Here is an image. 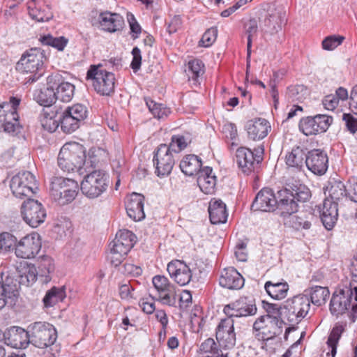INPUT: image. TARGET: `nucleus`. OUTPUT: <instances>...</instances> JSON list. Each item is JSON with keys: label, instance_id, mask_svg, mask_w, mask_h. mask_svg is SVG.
I'll return each instance as SVG.
<instances>
[{"label": "nucleus", "instance_id": "obj_1", "mask_svg": "<svg viewBox=\"0 0 357 357\" xmlns=\"http://www.w3.org/2000/svg\"><path fill=\"white\" fill-rule=\"evenodd\" d=\"M311 196L309 188L300 183L289 181L287 186L279 191L275 195L272 189L264 188L257 195L251 206L254 211L271 212L276 208L280 215L295 213L298 211V203L305 202Z\"/></svg>", "mask_w": 357, "mask_h": 357}, {"label": "nucleus", "instance_id": "obj_2", "mask_svg": "<svg viewBox=\"0 0 357 357\" xmlns=\"http://www.w3.org/2000/svg\"><path fill=\"white\" fill-rule=\"evenodd\" d=\"M86 160L84 147L77 142L65 144L58 156V165L64 172L79 170Z\"/></svg>", "mask_w": 357, "mask_h": 357}, {"label": "nucleus", "instance_id": "obj_3", "mask_svg": "<svg viewBox=\"0 0 357 357\" xmlns=\"http://www.w3.org/2000/svg\"><path fill=\"white\" fill-rule=\"evenodd\" d=\"M351 305V317L354 322L357 317V287H346L333 293L330 302V311L333 315L343 314Z\"/></svg>", "mask_w": 357, "mask_h": 357}, {"label": "nucleus", "instance_id": "obj_4", "mask_svg": "<svg viewBox=\"0 0 357 357\" xmlns=\"http://www.w3.org/2000/svg\"><path fill=\"white\" fill-rule=\"evenodd\" d=\"M78 192V184L73 180L63 177H53L50 182V194L59 205L72 202Z\"/></svg>", "mask_w": 357, "mask_h": 357}, {"label": "nucleus", "instance_id": "obj_5", "mask_svg": "<svg viewBox=\"0 0 357 357\" xmlns=\"http://www.w3.org/2000/svg\"><path fill=\"white\" fill-rule=\"evenodd\" d=\"M310 308V298L307 295L299 294L284 302L281 317L290 324H297L305 317Z\"/></svg>", "mask_w": 357, "mask_h": 357}, {"label": "nucleus", "instance_id": "obj_6", "mask_svg": "<svg viewBox=\"0 0 357 357\" xmlns=\"http://www.w3.org/2000/svg\"><path fill=\"white\" fill-rule=\"evenodd\" d=\"M86 78L91 82L94 90L102 96H109L114 91V75L104 69L102 65H91Z\"/></svg>", "mask_w": 357, "mask_h": 357}, {"label": "nucleus", "instance_id": "obj_7", "mask_svg": "<svg viewBox=\"0 0 357 357\" xmlns=\"http://www.w3.org/2000/svg\"><path fill=\"white\" fill-rule=\"evenodd\" d=\"M30 342L43 349L54 344L57 339L54 326L46 321H36L28 326Z\"/></svg>", "mask_w": 357, "mask_h": 357}, {"label": "nucleus", "instance_id": "obj_8", "mask_svg": "<svg viewBox=\"0 0 357 357\" xmlns=\"http://www.w3.org/2000/svg\"><path fill=\"white\" fill-rule=\"evenodd\" d=\"M109 184L108 174L102 170H95L84 176L81 183V190L87 197L94 199L104 193Z\"/></svg>", "mask_w": 357, "mask_h": 357}, {"label": "nucleus", "instance_id": "obj_9", "mask_svg": "<svg viewBox=\"0 0 357 357\" xmlns=\"http://www.w3.org/2000/svg\"><path fill=\"white\" fill-rule=\"evenodd\" d=\"M20 102V98L11 96L9 101L0 104V123L7 132L17 133L20 130L21 126L17 113Z\"/></svg>", "mask_w": 357, "mask_h": 357}, {"label": "nucleus", "instance_id": "obj_10", "mask_svg": "<svg viewBox=\"0 0 357 357\" xmlns=\"http://www.w3.org/2000/svg\"><path fill=\"white\" fill-rule=\"evenodd\" d=\"M10 187L13 195L20 199L31 196L38 190L35 176L30 172H20L14 176Z\"/></svg>", "mask_w": 357, "mask_h": 357}, {"label": "nucleus", "instance_id": "obj_11", "mask_svg": "<svg viewBox=\"0 0 357 357\" xmlns=\"http://www.w3.org/2000/svg\"><path fill=\"white\" fill-rule=\"evenodd\" d=\"M152 282L157 292L155 299L163 305L176 307L178 301L176 288L167 278L155 275L153 278Z\"/></svg>", "mask_w": 357, "mask_h": 357}, {"label": "nucleus", "instance_id": "obj_12", "mask_svg": "<svg viewBox=\"0 0 357 357\" xmlns=\"http://www.w3.org/2000/svg\"><path fill=\"white\" fill-rule=\"evenodd\" d=\"M264 153L263 145L255 148L253 151L245 147L238 148L236 155V162L243 173L249 174L262 161Z\"/></svg>", "mask_w": 357, "mask_h": 357}, {"label": "nucleus", "instance_id": "obj_13", "mask_svg": "<svg viewBox=\"0 0 357 357\" xmlns=\"http://www.w3.org/2000/svg\"><path fill=\"white\" fill-rule=\"evenodd\" d=\"M61 113V129L64 132L70 133L76 130L79 123L87 117L88 110L86 106L77 103L66 107Z\"/></svg>", "mask_w": 357, "mask_h": 357}, {"label": "nucleus", "instance_id": "obj_14", "mask_svg": "<svg viewBox=\"0 0 357 357\" xmlns=\"http://www.w3.org/2000/svg\"><path fill=\"white\" fill-rule=\"evenodd\" d=\"M23 220L31 227H37L46 218V211L38 200L27 199L21 206Z\"/></svg>", "mask_w": 357, "mask_h": 357}, {"label": "nucleus", "instance_id": "obj_15", "mask_svg": "<svg viewBox=\"0 0 357 357\" xmlns=\"http://www.w3.org/2000/svg\"><path fill=\"white\" fill-rule=\"evenodd\" d=\"M332 122L333 118L324 114L307 116L300 121L299 129L306 136L317 135L326 132Z\"/></svg>", "mask_w": 357, "mask_h": 357}, {"label": "nucleus", "instance_id": "obj_16", "mask_svg": "<svg viewBox=\"0 0 357 357\" xmlns=\"http://www.w3.org/2000/svg\"><path fill=\"white\" fill-rule=\"evenodd\" d=\"M41 248V241L38 234L33 232L21 238L15 245V252L17 257L31 259Z\"/></svg>", "mask_w": 357, "mask_h": 357}, {"label": "nucleus", "instance_id": "obj_17", "mask_svg": "<svg viewBox=\"0 0 357 357\" xmlns=\"http://www.w3.org/2000/svg\"><path fill=\"white\" fill-rule=\"evenodd\" d=\"M153 162L158 176H168L171 173L174 165V159L167 145L162 144L158 147Z\"/></svg>", "mask_w": 357, "mask_h": 357}, {"label": "nucleus", "instance_id": "obj_18", "mask_svg": "<svg viewBox=\"0 0 357 357\" xmlns=\"http://www.w3.org/2000/svg\"><path fill=\"white\" fill-rule=\"evenodd\" d=\"M44 55L38 48H32L24 54L17 62L16 68L23 73H33L42 67Z\"/></svg>", "mask_w": 357, "mask_h": 357}, {"label": "nucleus", "instance_id": "obj_19", "mask_svg": "<svg viewBox=\"0 0 357 357\" xmlns=\"http://www.w3.org/2000/svg\"><path fill=\"white\" fill-rule=\"evenodd\" d=\"M47 84L54 86V89H56V99L63 102H70L74 96L75 86L68 82H65L59 73L48 76Z\"/></svg>", "mask_w": 357, "mask_h": 357}, {"label": "nucleus", "instance_id": "obj_20", "mask_svg": "<svg viewBox=\"0 0 357 357\" xmlns=\"http://www.w3.org/2000/svg\"><path fill=\"white\" fill-rule=\"evenodd\" d=\"M234 320L229 318L220 321L216 328V340L225 349H231L236 344Z\"/></svg>", "mask_w": 357, "mask_h": 357}, {"label": "nucleus", "instance_id": "obj_21", "mask_svg": "<svg viewBox=\"0 0 357 357\" xmlns=\"http://www.w3.org/2000/svg\"><path fill=\"white\" fill-rule=\"evenodd\" d=\"M305 165L307 169L316 175H324L328 167L327 154L319 149H314L308 152Z\"/></svg>", "mask_w": 357, "mask_h": 357}, {"label": "nucleus", "instance_id": "obj_22", "mask_svg": "<svg viewBox=\"0 0 357 357\" xmlns=\"http://www.w3.org/2000/svg\"><path fill=\"white\" fill-rule=\"evenodd\" d=\"M321 220L328 230H331L335 226L338 217L337 204L326 198L322 204L317 206Z\"/></svg>", "mask_w": 357, "mask_h": 357}, {"label": "nucleus", "instance_id": "obj_23", "mask_svg": "<svg viewBox=\"0 0 357 357\" xmlns=\"http://www.w3.org/2000/svg\"><path fill=\"white\" fill-rule=\"evenodd\" d=\"M29 329L12 327L3 334L5 344L15 349H24L30 342Z\"/></svg>", "mask_w": 357, "mask_h": 357}, {"label": "nucleus", "instance_id": "obj_24", "mask_svg": "<svg viewBox=\"0 0 357 357\" xmlns=\"http://www.w3.org/2000/svg\"><path fill=\"white\" fill-rule=\"evenodd\" d=\"M285 22L286 12L283 9H275L264 19L261 26V31L266 34L274 35L282 29Z\"/></svg>", "mask_w": 357, "mask_h": 357}, {"label": "nucleus", "instance_id": "obj_25", "mask_svg": "<svg viewBox=\"0 0 357 357\" xmlns=\"http://www.w3.org/2000/svg\"><path fill=\"white\" fill-rule=\"evenodd\" d=\"M167 269L171 278L181 286L188 284L192 279L191 270L180 260L169 262Z\"/></svg>", "mask_w": 357, "mask_h": 357}, {"label": "nucleus", "instance_id": "obj_26", "mask_svg": "<svg viewBox=\"0 0 357 357\" xmlns=\"http://www.w3.org/2000/svg\"><path fill=\"white\" fill-rule=\"evenodd\" d=\"M144 197L133 192L126 201V209L128 215L135 221H140L145 218L144 211Z\"/></svg>", "mask_w": 357, "mask_h": 357}, {"label": "nucleus", "instance_id": "obj_27", "mask_svg": "<svg viewBox=\"0 0 357 357\" xmlns=\"http://www.w3.org/2000/svg\"><path fill=\"white\" fill-rule=\"evenodd\" d=\"M62 119L61 111L59 110L56 106L43 109L40 115L41 126L50 132H54L59 125L61 126Z\"/></svg>", "mask_w": 357, "mask_h": 357}, {"label": "nucleus", "instance_id": "obj_28", "mask_svg": "<svg viewBox=\"0 0 357 357\" xmlns=\"http://www.w3.org/2000/svg\"><path fill=\"white\" fill-rule=\"evenodd\" d=\"M245 128L248 138L253 141L264 139L271 130L269 122L261 118L248 121Z\"/></svg>", "mask_w": 357, "mask_h": 357}, {"label": "nucleus", "instance_id": "obj_29", "mask_svg": "<svg viewBox=\"0 0 357 357\" xmlns=\"http://www.w3.org/2000/svg\"><path fill=\"white\" fill-rule=\"evenodd\" d=\"M219 283L229 289H240L244 285V278L235 268L230 267L221 272Z\"/></svg>", "mask_w": 357, "mask_h": 357}, {"label": "nucleus", "instance_id": "obj_30", "mask_svg": "<svg viewBox=\"0 0 357 357\" xmlns=\"http://www.w3.org/2000/svg\"><path fill=\"white\" fill-rule=\"evenodd\" d=\"M98 21L102 29L107 32L114 33L123 28L124 20L118 13L108 11L100 13Z\"/></svg>", "mask_w": 357, "mask_h": 357}, {"label": "nucleus", "instance_id": "obj_31", "mask_svg": "<svg viewBox=\"0 0 357 357\" xmlns=\"http://www.w3.org/2000/svg\"><path fill=\"white\" fill-rule=\"evenodd\" d=\"M27 8L30 17L37 22H46L53 17L50 8L43 0H31L27 3Z\"/></svg>", "mask_w": 357, "mask_h": 357}, {"label": "nucleus", "instance_id": "obj_32", "mask_svg": "<svg viewBox=\"0 0 357 357\" xmlns=\"http://www.w3.org/2000/svg\"><path fill=\"white\" fill-rule=\"evenodd\" d=\"M197 183L200 190L205 194H212L216 185V176L213 174V169L210 167H204L199 172L197 177Z\"/></svg>", "mask_w": 357, "mask_h": 357}, {"label": "nucleus", "instance_id": "obj_33", "mask_svg": "<svg viewBox=\"0 0 357 357\" xmlns=\"http://www.w3.org/2000/svg\"><path fill=\"white\" fill-rule=\"evenodd\" d=\"M208 213L211 222L213 225L225 222L228 215L225 204L220 199L210 202Z\"/></svg>", "mask_w": 357, "mask_h": 357}, {"label": "nucleus", "instance_id": "obj_34", "mask_svg": "<svg viewBox=\"0 0 357 357\" xmlns=\"http://www.w3.org/2000/svg\"><path fill=\"white\" fill-rule=\"evenodd\" d=\"M305 294L310 298V303H312L316 306L324 305L330 295L327 287L314 286L305 290Z\"/></svg>", "mask_w": 357, "mask_h": 357}, {"label": "nucleus", "instance_id": "obj_35", "mask_svg": "<svg viewBox=\"0 0 357 357\" xmlns=\"http://www.w3.org/2000/svg\"><path fill=\"white\" fill-rule=\"evenodd\" d=\"M202 162L195 155H188L180 162L181 170L187 176L199 175Z\"/></svg>", "mask_w": 357, "mask_h": 357}, {"label": "nucleus", "instance_id": "obj_36", "mask_svg": "<svg viewBox=\"0 0 357 357\" xmlns=\"http://www.w3.org/2000/svg\"><path fill=\"white\" fill-rule=\"evenodd\" d=\"M264 288L268 294L273 298L281 300L287 296L289 284L286 282L267 281Z\"/></svg>", "mask_w": 357, "mask_h": 357}, {"label": "nucleus", "instance_id": "obj_37", "mask_svg": "<svg viewBox=\"0 0 357 357\" xmlns=\"http://www.w3.org/2000/svg\"><path fill=\"white\" fill-rule=\"evenodd\" d=\"M307 155L301 147L296 146L292 149L285 157V162L288 167L301 169L305 163Z\"/></svg>", "mask_w": 357, "mask_h": 357}, {"label": "nucleus", "instance_id": "obj_38", "mask_svg": "<svg viewBox=\"0 0 357 357\" xmlns=\"http://www.w3.org/2000/svg\"><path fill=\"white\" fill-rule=\"evenodd\" d=\"M17 271L20 284L28 287L36 280L38 272L33 264L26 263L24 266L18 268Z\"/></svg>", "mask_w": 357, "mask_h": 357}, {"label": "nucleus", "instance_id": "obj_39", "mask_svg": "<svg viewBox=\"0 0 357 357\" xmlns=\"http://www.w3.org/2000/svg\"><path fill=\"white\" fill-rule=\"evenodd\" d=\"M266 319V332H264V341L271 340L282 332L283 320H279L277 317L268 314Z\"/></svg>", "mask_w": 357, "mask_h": 357}, {"label": "nucleus", "instance_id": "obj_40", "mask_svg": "<svg viewBox=\"0 0 357 357\" xmlns=\"http://www.w3.org/2000/svg\"><path fill=\"white\" fill-rule=\"evenodd\" d=\"M34 98L38 103L47 108H50L57 100L54 86L49 85L36 93Z\"/></svg>", "mask_w": 357, "mask_h": 357}, {"label": "nucleus", "instance_id": "obj_41", "mask_svg": "<svg viewBox=\"0 0 357 357\" xmlns=\"http://www.w3.org/2000/svg\"><path fill=\"white\" fill-rule=\"evenodd\" d=\"M65 298L66 292L64 287L59 288L54 287L47 291L43 301L45 307H50L62 301Z\"/></svg>", "mask_w": 357, "mask_h": 357}, {"label": "nucleus", "instance_id": "obj_42", "mask_svg": "<svg viewBox=\"0 0 357 357\" xmlns=\"http://www.w3.org/2000/svg\"><path fill=\"white\" fill-rule=\"evenodd\" d=\"M326 190L328 192L330 199L335 202L347 195L346 187L340 181H330Z\"/></svg>", "mask_w": 357, "mask_h": 357}, {"label": "nucleus", "instance_id": "obj_43", "mask_svg": "<svg viewBox=\"0 0 357 357\" xmlns=\"http://www.w3.org/2000/svg\"><path fill=\"white\" fill-rule=\"evenodd\" d=\"M185 71L189 79L197 82L199 77L204 73V64L199 59H192L188 61Z\"/></svg>", "mask_w": 357, "mask_h": 357}, {"label": "nucleus", "instance_id": "obj_44", "mask_svg": "<svg viewBox=\"0 0 357 357\" xmlns=\"http://www.w3.org/2000/svg\"><path fill=\"white\" fill-rule=\"evenodd\" d=\"M307 95V88L302 84L291 85L287 88L286 96L289 101L301 102Z\"/></svg>", "mask_w": 357, "mask_h": 357}, {"label": "nucleus", "instance_id": "obj_45", "mask_svg": "<svg viewBox=\"0 0 357 357\" xmlns=\"http://www.w3.org/2000/svg\"><path fill=\"white\" fill-rule=\"evenodd\" d=\"M39 274L44 278V282H48L51 278L50 274L54 270L53 259L49 256L42 257L38 265Z\"/></svg>", "mask_w": 357, "mask_h": 357}, {"label": "nucleus", "instance_id": "obj_46", "mask_svg": "<svg viewBox=\"0 0 357 357\" xmlns=\"http://www.w3.org/2000/svg\"><path fill=\"white\" fill-rule=\"evenodd\" d=\"M16 296L17 291L10 285L0 282V310L9 302L12 304Z\"/></svg>", "mask_w": 357, "mask_h": 357}, {"label": "nucleus", "instance_id": "obj_47", "mask_svg": "<svg viewBox=\"0 0 357 357\" xmlns=\"http://www.w3.org/2000/svg\"><path fill=\"white\" fill-rule=\"evenodd\" d=\"M40 41L42 44L52 46L59 51H63L68 43V40L64 36L53 37L50 34L41 36Z\"/></svg>", "mask_w": 357, "mask_h": 357}, {"label": "nucleus", "instance_id": "obj_48", "mask_svg": "<svg viewBox=\"0 0 357 357\" xmlns=\"http://www.w3.org/2000/svg\"><path fill=\"white\" fill-rule=\"evenodd\" d=\"M145 101L149 111L158 119L167 117L170 113L169 109L162 104L157 103L150 98H145Z\"/></svg>", "mask_w": 357, "mask_h": 357}, {"label": "nucleus", "instance_id": "obj_49", "mask_svg": "<svg viewBox=\"0 0 357 357\" xmlns=\"http://www.w3.org/2000/svg\"><path fill=\"white\" fill-rule=\"evenodd\" d=\"M245 33L248 35L247 57L249 59L251 54L252 37L255 36L258 30L257 21L255 19H250L245 24Z\"/></svg>", "mask_w": 357, "mask_h": 357}, {"label": "nucleus", "instance_id": "obj_50", "mask_svg": "<svg viewBox=\"0 0 357 357\" xmlns=\"http://www.w3.org/2000/svg\"><path fill=\"white\" fill-rule=\"evenodd\" d=\"M135 239V234L128 229L119 230L114 238L116 242H119V243L124 244V246H128L130 248L134 246Z\"/></svg>", "mask_w": 357, "mask_h": 357}, {"label": "nucleus", "instance_id": "obj_51", "mask_svg": "<svg viewBox=\"0 0 357 357\" xmlns=\"http://www.w3.org/2000/svg\"><path fill=\"white\" fill-rule=\"evenodd\" d=\"M342 331L343 328L341 326H336L333 328L328 338L327 344L331 348V353L332 357H335L336 354L337 344Z\"/></svg>", "mask_w": 357, "mask_h": 357}, {"label": "nucleus", "instance_id": "obj_52", "mask_svg": "<svg viewBox=\"0 0 357 357\" xmlns=\"http://www.w3.org/2000/svg\"><path fill=\"white\" fill-rule=\"evenodd\" d=\"M266 316H261L253 324V333L258 340L264 341V332L266 329Z\"/></svg>", "mask_w": 357, "mask_h": 357}, {"label": "nucleus", "instance_id": "obj_53", "mask_svg": "<svg viewBox=\"0 0 357 357\" xmlns=\"http://www.w3.org/2000/svg\"><path fill=\"white\" fill-rule=\"evenodd\" d=\"M344 40V37L342 36H329L322 41V47L326 50H333L341 45Z\"/></svg>", "mask_w": 357, "mask_h": 357}, {"label": "nucleus", "instance_id": "obj_54", "mask_svg": "<svg viewBox=\"0 0 357 357\" xmlns=\"http://www.w3.org/2000/svg\"><path fill=\"white\" fill-rule=\"evenodd\" d=\"M217 35V28L211 27L207 29L199 41V45L204 47H210L215 41Z\"/></svg>", "mask_w": 357, "mask_h": 357}, {"label": "nucleus", "instance_id": "obj_55", "mask_svg": "<svg viewBox=\"0 0 357 357\" xmlns=\"http://www.w3.org/2000/svg\"><path fill=\"white\" fill-rule=\"evenodd\" d=\"M16 238L8 232H3L0 234V250L2 251H8L13 246H15Z\"/></svg>", "mask_w": 357, "mask_h": 357}, {"label": "nucleus", "instance_id": "obj_56", "mask_svg": "<svg viewBox=\"0 0 357 357\" xmlns=\"http://www.w3.org/2000/svg\"><path fill=\"white\" fill-rule=\"evenodd\" d=\"M293 213L286 215L289 218V223L291 227L296 230H300L301 229H308L310 228V222L305 220L298 215H291Z\"/></svg>", "mask_w": 357, "mask_h": 357}, {"label": "nucleus", "instance_id": "obj_57", "mask_svg": "<svg viewBox=\"0 0 357 357\" xmlns=\"http://www.w3.org/2000/svg\"><path fill=\"white\" fill-rule=\"evenodd\" d=\"M187 146L185 138L183 136H174L167 148L172 153H179Z\"/></svg>", "mask_w": 357, "mask_h": 357}, {"label": "nucleus", "instance_id": "obj_58", "mask_svg": "<svg viewBox=\"0 0 357 357\" xmlns=\"http://www.w3.org/2000/svg\"><path fill=\"white\" fill-rule=\"evenodd\" d=\"M241 309L238 317L254 315L257 312V307L252 303H248L246 298H241Z\"/></svg>", "mask_w": 357, "mask_h": 357}, {"label": "nucleus", "instance_id": "obj_59", "mask_svg": "<svg viewBox=\"0 0 357 357\" xmlns=\"http://www.w3.org/2000/svg\"><path fill=\"white\" fill-rule=\"evenodd\" d=\"M241 307V298L225 306L223 312L231 319V317H238L239 309Z\"/></svg>", "mask_w": 357, "mask_h": 357}, {"label": "nucleus", "instance_id": "obj_60", "mask_svg": "<svg viewBox=\"0 0 357 357\" xmlns=\"http://www.w3.org/2000/svg\"><path fill=\"white\" fill-rule=\"evenodd\" d=\"M128 22L130 25V31L132 33V38L136 39L139 38V34L142 32L141 26L137 22L135 16L132 14H128Z\"/></svg>", "mask_w": 357, "mask_h": 357}, {"label": "nucleus", "instance_id": "obj_61", "mask_svg": "<svg viewBox=\"0 0 357 357\" xmlns=\"http://www.w3.org/2000/svg\"><path fill=\"white\" fill-rule=\"evenodd\" d=\"M324 107L328 110H334L339 104V99L334 94L326 96L322 101Z\"/></svg>", "mask_w": 357, "mask_h": 357}, {"label": "nucleus", "instance_id": "obj_62", "mask_svg": "<svg viewBox=\"0 0 357 357\" xmlns=\"http://www.w3.org/2000/svg\"><path fill=\"white\" fill-rule=\"evenodd\" d=\"M222 131L227 138L234 141L237 138L238 132L237 128L234 123H227L222 127Z\"/></svg>", "mask_w": 357, "mask_h": 357}, {"label": "nucleus", "instance_id": "obj_63", "mask_svg": "<svg viewBox=\"0 0 357 357\" xmlns=\"http://www.w3.org/2000/svg\"><path fill=\"white\" fill-rule=\"evenodd\" d=\"M126 255L111 248L109 259L112 265L117 266L121 264Z\"/></svg>", "mask_w": 357, "mask_h": 357}, {"label": "nucleus", "instance_id": "obj_64", "mask_svg": "<svg viewBox=\"0 0 357 357\" xmlns=\"http://www.w3.org/2000/svg\"><path fill=\"white\" fill-rule=\"evenodd\" d=\"M132 54L133 58H132V61L131 62L130 66L132 68V70L135 72H136L141 67V63H142L141 51L137 47H135L132 50Z\"/></svg>", "mask_w": 357, "mask_h": 357}]
</instances>
